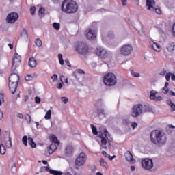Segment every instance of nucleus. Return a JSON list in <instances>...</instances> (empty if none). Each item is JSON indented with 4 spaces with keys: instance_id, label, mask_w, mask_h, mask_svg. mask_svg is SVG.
<instances>
[{
    "instance_id": "nucleus-8",
    "label": "nucleus",
    "mask_w": 175,
    "mask_h": 175,
    "mask_svg": "<svg viewBox=\"0 0 175 175\" xmlns=\"http://www.w3.org/2000/svg\"><path fill=\"white\" fill-rule=\"evenodd\" d=\"M18 13L16 12H11L7 16L6 21L9 24H14L18 20Z\"/></svg>"
},
{
    "instance_id": "nucleus-47",
    "label": "nucleus",
    "mask_w": 175,
    "mask_h": 175,
    "mask_svg": "<svg viewBox=\"0 0 175 175\" xmlns=\"http://www.w3.org/2000/svg\"><path fill=\"white\" fill-rule=\"evenodd\" d=\"M170 77H172V73L168 72L165 75V80L170 81Z\"/></svg>"
},
{
    "instance_id": "nucleus-58",
    "label": "nucleus",
    "mask_w": 175,
    "mask_h": 175,
    "mask_svg": "<svg viewBox=\"0 0 175 175\" xmlns=\"http://www.w3.org/2000/svg\"><path fill=\"white\" fill-rule=\"evenodd\" d=\"M57 88L58 90H61V88H62V83H57Z\"/></svg>"
},
{
    "instance_id": "nucleus-46",
    "label": "nucleus",
    "mask_w": 175,
    "mask_h": 175,
    "mask_svg": "<svg viewBox=\"0 0 175 175\" xmlns=\"http://www.w3.org/2000/svg\"><path fill=\"white\" fill-rule=\"evenodd\" d=\"M40 102H42V99H40V97H35V103H36V105H40Z\"/></svg>"
},
{
    "instance_id": "nucleus-12",
    "label": "nucleus",
    "mask_w": 175,
    "mask_h": 175,
    "mask_svg": "<svg viewBox=\"0 0 175 175\" xmlns=\"http://www.w3.org/2000/svg\"><path fill=\"white\" fill-rule=\"evenodd\" d=\"M55 150H57V145L55 144H51L46 148L44 155L46 157H50V155H51V154H53Z\"/></svg>"
},
{
    "instance_id": "nucleus-19",
    "label": "nucleus",
    "mask_w": 175,
    "mask_h": 175,
    "mask_svg": "<svg viewBox=\"0 0 175 175\" xmlns=\"http://www.w3.org/2000/svg\"><path fill=\"white\" fill-rule=\"evenodd\" d=\"M166 49L169 53H173L175 50V42H169L166 46Z\"/></svg>"
},
{
    "instance_id": "nucleus-18",
    "label": "nucleus",
    "mask_w": 175,
    "mask_h": 175,
    "mask_svg": "<svg viewBox=\"0 0 175 175\" xmlns=\"http://www.w3.org/2000/svg\"><path fill=\"white\" fill-rule=\"evenodd\" d=\"M150 43L153 50H154V51H157L158 53H159V51L162 50V46H161V45H159L158 43L152 41L150 42Z\"/></svg>"
},
{
    "instance_id": "nucleus-16",
    "label": "nucleus",
    "mask_w": 175,
    "mask_h": 175,
    "mask_svg": "<svg viewBox=\"0 0 175 175\" xmlns=\"http://www.w3.org/2000/svg\"><path fill=\"white\" fill-rule=\"evenodd\" d=\"M124 156L128 162H131V163H136V160L133 159V155H132V153L131 152L127 151L124 154Z\"/></svg>"
},
{
    "instance_id": "nucleus-23",
    "label": "nucleus",
    "mask_w": 175,
    "mask_h": 175,
    "mask_svg": "<svg viewBox=\"0 0 175 175\" xmlns=\"http://www.w3.org/2000/svg\"><path fill=\"white\" fill-rule=\"evenodd\" d=\"M5 144L7 148H12V138L10 137L5 138Z\"/></svg>"
},
{
    "instance_id": "nucleus-15",
    "label": "nucleus",
    "mask_w": 175,
    "mask_h": 175,
    "mask_svg": "<svg viewBox=\"0 0 175 175\" xmlns=\"http://www.w3.org/2000/svg\"><path fill=\"white\" fill-rule=\"evenodd\" d=\"M86 38L89 40H94V39H96V31L92 29H89L86 33Z\"/></svg>"
},
{
    "instance_id": "nucleus-27",
    "label": "nucleus",
    "mask_w": 175,
    "mask_h": 175,
    "mask_svg": "<svg viewBox=\"0 0 175 175\" xmlns=\"http://www.w3.org/2000/svg\"><path fill=\"white\" fill-rule=\"evenodd\" d=\"M28 142H29V144H30V146L32 148H36V144L33 142V139H32L31 137H29L28 138Z\"/></svg>"
},
{
    "instance_id": "nucleus-32",
    "label": "nucleus",
    "mask_w": 175,
    "mask_h": 175,
    "mask_svg": "<svg viewBox=\"0 0 175 175\" xmlns=\"http://www.w3.org/2000/svg\"><path fill=\"white\" fill-rule=\"evenodd\" d=\"M45 120H50L51 118V110H48L44 116Z\"/></svg>"
},
{
    "instance_id": "nucleus-11",
    "label": "nucleus",
    "mask_w": 175,
    "mask_h": 175,
    "mask_svg": "<svg viewBox=\"0 0 175 175\" xmlns=\"http://www.w3.org/2000/svg\"><path fill=\"white\" fill-rule=\"evenodd\" d=\"M21 62V56L20 55L15 53L13 56L12 59V70L14 71L16 70V68L20 65Z\"/></svg>"
},
{
    "instance_id": "nucleus-24",
    "label": "nucleus",
    "mask_w": 175,
    "mask_h": 175,
    "mask_svg": "<svg viewBox=\"0 0 175 175\" xmlns=\"http://www.w3.org/2000/svg\"><path fill=\"white\" fill-rule=\"evenodd\" d=\"M73 154V147L72 146H67L66 148V154L67 157H70Z\"/></svg>"
},
{
    "instance_id": "nucleus-55",
    "label": "nucleus",
    "mask_w": 175,
    "mask_h": 175,
    "mask_svg": "<svg viewBox=\"0 0 175 175\" xmlns=\"http://www.w3.org/2000/svg\"><path fill=\"white\" fill-rule=\"evenodd\" d=\"M67 65V66H69L70 68L72 66L70 65V62H69V59H66L64 61Z\"/></svg>"
},
{
    "instance_id": "nucleus-17",
    "label": "nucleus",
    "mask_w": 175,
    "mask_h": 175,
    "mask_svg": "<svg viewBox=\"0 0 175 175\" xmlns=\"http://www.w3.org/2000/svg\"><path fill=\"white\" fill-rule=\"evenodd\" d=\"M146 6L148 8V10H150V12H154L155 1L154 0H146Z\"/></svg>"
},
{
    "instance_id": "nucleus-2",
    "label": "nucleus",
    "mask_w": 175,
    "mask_h": 175,
    "mask_svg": "<svg viewBox=\"0 0 175 175\" xmlns=\"http://www.w3.org/2000/svg\"><path fill=\"white\" fill-rule=\"evenodd\" d=\"M77 3L72 0H64L62 5V10L64 13H76L77 12Z\"/></svg>"
},
{
    "instance_id": "nucleus-41",
    "label": "nucleus",
    "mask_w": 175,
    "mask_h": 175,
    "mask_svg": "<svg viewBox=\"0 0 175 175\" xmlns=\"http://www.w3.org/2000/svg\"><path fill=\"white\" fill-rule=\"evenodd\" d=\"M60 81H62V83H66V84H68V78L65 77V76L62 75L60 77Z\"/></svg>"
},
{
    "instance_id": "nucleus-62",
    "label": "nucleus",
    "mask_w": 175,
    "mask_h": 175,
    "mask_svg": "<svg viewBox=\"0 0 175 175\" xmlns=\"http://www.w3.org/2000/svg\"><path fill=\"white\" fill-rule=\"evenodd\" d=\"M123 6H126V0H121Z\"/></svg>"
},
{
    "instance_id": "nucleus-49",
    "label": "nucleus",
    "mask_w": 175,
    "mask_h": 175,
    "mask_svg": "<svg viewBox=\"0 0 175 175\" xmlns=\"http://www.w3.org/2000/svg\"><path fill=\"white\" fill-rule=\"evenodd\" d=\"M154 12H155L157 14H161V13H162V12L161 11V9L156 8L155 7H154Z\"/></svg>"
},
{
    "instance_id": "nucleus-38",
    "label": "nucleus",
    "mask_w": 175,
    "mask_h": 175,
    "mask_svg": "<svg viewBox=\"0 0 175 175\" xmlns=\"http://www.w3.org/2000/svg\"><path fill=\"white\" fill-rule=\"evenodd\" d=\"M131 74L133 77H140V73L136 72L133 70H131Z\"/></svg>"
},
{
    "instance_id": "nucleus-29",
    "label": "nucleus",
    "mask_w": 175,
    "mask_h": 175,
    "mask_svg": "<svg viewBox=\"0 0 175 175\" xmlns=\"http://www.w3.org/2000/svg\"><path fill=\"white\" fill-rule=\"evenodd\" d=\"M5 153H6V148L5 147V145L1 144L0 145V154H1V155H5Z\"/></svg>"
},
{
    "instance_id": "nucleus-13",
    "label": "nucleus",
    "mask_w": 175,
    "mask_h": 175,
    "mask_svg": "<svg viewBox=\"0 0 175 175\" xmlns=\"http://www.w3.org/2000/svg\"><path fill=\"white\" fill-rule=\"evenodd\" d=\"M157 94H158V92L155 90H151L150 92V98L151 100H154V102H161L163 98L161 96H157Z\"/></svg>"
},
{
    "instance_id": "nucleus-59",
    "label": "nucleus",
    "mask_w": 175,
    "mask_h": 175,
    "mask_svg": "<svg viewBox=\"0 0 175 175\" xmlns=\"http://www.w3.org/2000/svg\"><path fill=\"white\" fill-rule=\"evenodd\" d=\"M17 117H18V118H21V119L24 118V116H23L22 113H18V114H17Z\"/></svg>"
},
{
    "instance_id": "nucleus-36",
    "label": "nucleus",
    "mask_w": 175,
    "mask_h": 175,
    "mask_svg": "<svg viewBox=\"0 0 175 175\" xmlns=\"http://www.w3.org/2000/svg\"><path fill=\"white\" fill-rule=\"evenodd\" d=\"M35 43H36V46H37L38 47H42V40H40V39L37 38Z\"/></svg>"
},
{
    "instance_id": "nucleus-3",
    "label": "nucleus",
    "mask_w": 175,
    "mask_h": 175,
    "mask_svg": "<svg viewBox=\"0 0 175 175\" xmlns=\"http://www.w3.org/2000/svg\"><path fill=\"white\" fill-rule=\"evenodd\" d=\"M103 81L107 87H113L117 84V77L114 73L109 72L105 75Z\"/></svg>"
},
{
    "instance_id": "nucleus-43",
    "label": "nucleus",
    "mask_w": 175,
    "mask_h": 175,
    "mask_svg": "<svg viewBox=\"0 0 175 175\" xmlns=\"http://www.w3.org/2000/svg\"><path fill=\"white\" fill-rule=\"evenodd\" d=\"M51 79H52L53 83H54L58 80V75H57V74H54Z\"/></svg>"
},
{
    "instance_id": "nucleus-45",
    "label": "nucleus",
    "mask_w": 175,
    "mask_h": 175,
    "mask_svg": "<svg viewBox=\"0 0 175 175\" xmlns=\"http://www.w3.org/2000/svg\"><path fill=\"white\" fill-rule=\"evenodd\" d=\"M5 103V98H3V95L0 94V106H2V103Z\"/></svg>"
},
{
    "instance_id": "nucleus-25",
    "label": "nucleus",
    "mask_w": 175,
    "mask_h": 175,
    "mask_svg": "<svg viewBox=\"0 0 175 175\" xmlns=\"http://www.w3.org/2000/svg\"><path fill=\"white\" fill-rule=\"evenodd\" d=\"M96 111L98 118H100V117H105V109L102 108H98Z\"/></svg>"
},
{
    "instance_id": "nucleus-21",
    "label": "nucleus",
    "mask_w": 175,
    "mask_h": 175,
    "mask_svg": "<svg viewBox=\"0 0 175 175\" xmlns=\"http://www.w3.org/2000/svg\"><path fill=\"white\" fill-rule=\"evenodd\" d=\"M9 88L12 94H14L17 90V83H12L9 82Z\"/></svg>"
},
{
    "instance_id": "nucleus-20",
    "label": "nucleus",
    "mask_w": 175,
    "mask_h": 175,
    "mask_svg": "<svg viewBox=\"0 0 175 175\" xmlns=\"http://www.w3.org/2000/svg\"><path fill=\"white\" fill-rule=\"evenodd\" d=\"M36 65H38V63L35 57H31L29 59V66H30V68H36Z\"/></svg>"
},
{
    "instance_id": "nucleus-10",
    "label": "nucleus",
    "mask_w": 175,
    "mask_h": 175,
    "mask_svg": "<svg viewBox=\"0 0 175 175\" xmlns=\"http://www.w3.org/2000/svg\"><path fill=\"white\" fill-rule=\"evenodd\" d=\"M142 165L146 170H151L154 167V163L152 159H145L142 161Z\"/></svg>"
},
{
    "instance_id": "nucleus-50",
    "label": "nucleus",
    "mask_w": 175,
    "mask_h": 175,
    "mask_svg": "<svg viewBox=\"0 0 175 175\" xmlns=\"http://www.w3.org/2000/svg\"><path fill=\"white\" fill-rule=\"evenodd\" d=\"M25 120L26 121H27V122H31V121L32 120V118L29 115L27 114L25 116Z\"/></svg>"
},
{
    "instance_id": "nucleus-37",
    "label": "nucleus",
    "mask_w": 175,
    "mask_h": 175,
    "mask_svg": "<svg viewBox=\"0 0 175 175\" xmlns=\"http://www.w3.org/2000/svg\"><path fill=\"white\" fill-rule=\"evenodd\" d=\"M25 80L26 81H32V80H33V77L30 75H28L25 77Z\"/></svg>"
},
{
    "instance_id": "nucleus-61",
    "label": "nucleus",
    "mask_w": 175,
    "mask_h": 175,
    "mask_svg": "<svg viewBox=\"0 0 175 175\" xmlns=\"http://www.w3.org/2000/svg\"><path fill=\"white\" fill-rule=\"evenodd\" d=\"M131 172H135V170H136V167H135V165H131Z\"/></svg>"
},
{
    "instance_id": "nucleus-48",
    "label": "nucleus",
    "mask_w": 175,
    "mask_h": 175,
    "mask_svg": "<svg viewBox=\"0 0 175 175\" xmlns=\"http://www.w3.org/2000/svg\"><path fill=\"white\" fill-rule=\"evenodd\" d=\"M35 12H36V8L31 7L30 8V12H31V14H32V16H33V14H35Z\"/></svg>"
},
{
    "instance_id": "nucleus-30",
    "label": "nucleus",
    "mask_w": 175,
    "mask_h": 175,
    "mask_svg": "<svg viewBox=\"0 0 175 175\" xmlns=\"http://www.w3.org/2000/svg\"><path fill=\"white\" fill-rule=\"evenodd\" d=\"M53 27L56 31H59V29L61 28V25L58 23L55 22L53 23Z\"/></svg>"
},
{
    "instance_id": "nucleus-9",
    "label": "nucleus",
    "mask_w": 175,
    "mask_h": 175,
    "mask_svg": "<svg viewBox=\"0 0 175 175\" xmlns=\"http://www.w3.org/2000/svg\"><path fill=\"white\" fill-rule=\"evenodd\" d=\"M96 54L101 59H105L107 58L109 53H107V51L102 47H98L95 50Z\"/></svg>"
},
{
    "instance_id": "nucleus-4",
    "label": "nucleus",
    "mask_w": 175,
    "mask_h": 175,
    "mask_svg": "<svg viewBox=\"0 0 175 175\" xmlns=\"http://www.w3.org/2000/svg\"><path fill=\"white\" fill-rule=\"evenodd\" d=\"M75 51L78 54L84 55V54H87L89 51L88 45L84 42H78L75 46Z\"/></svg>"
},
{
    "instance_id": "nucleus-51",
    "label": "nucleus",
    "mask_w": 175,
    "mask_h": 175,
    "mask_svg": "<svg viewBox=\"0 0 175 175\" xmlns=\"http://www.w3.org/2000/svg\"><path fill=\"white\" fill-rule=\"evenodd\" d=\"M167 72V71H166V70L165 68H163L162 70V71H160L159 75H160V76H165V75H166Z\"/></svg>"
},
{
    "instance_id": "nucleus-40",
    "label": "nucleus",
    "mask_w": 175,
    "mask_h": 175,
    "mask_svg": "<svg viewBox=\"0 0 175 175\" xmlns=\"http://www.w3.org/2000/svg\"><path fill=\"white\" fill-rule=\"evenodd\" d=\"M51 139H52V142H54L55 143V144H59V142L58 141V138H57L55 135H52Z\"/></svg>"
},
{
    "instance_id": "nucleus-63",
    "label": "nucleus",
    "mask_w": 175,
    "mask_h": 175,
    "mask_svg": "<svg viewBox=\"0 0 175 175\" xmlns=\"http://www.w3.org/2000/svg\"><path fill=\"white\" fill-rule=\"evenodd\" d=\"M104 132L106 137H107V135H109V132L107 131V130H106V129H104Z\"/></svg>"
},
{
    "instance_id": "nucleus-34",
    "label": "nucleus",
    "mask_w": 175,
    "mask_h": 175,
    "mask_svg": "<svg viewBox=\"0 0 175 175\" xmlns=\"http://www.w3.org/2000/svg\"><path fill=\"white\" fill-rule=\"evenodd\" d=\"M21 36L24 38V39H28V32H27V30L23 29L21 33Z\"/></svg>"
},
{
    "instance_id": "nucleus-28",
    "label": "nucleus",
    "mask_w": 175,
    "mask_h": 175,
    "mask_svg": "<svg viewBox=\"0 0 175 175\" xmlns=\"http://www.w3.org/2000/svg\"><path fill=\"white\" fill-rule=\"evenodd\" d=\"M100 166H103V167H105V169H107V162L105 161L103 158L100 159L99 160Z\"/></svg>"
},
{
    "instance_id": "nucleus-60",
    "label": "nucleus",
    "mask_w": 175,
    "mask_h": 175,
    "mask_svg": "<svg viewBox=\"0 0 175 175\" xmlns=\"http://www.w3.org/2000/svg\"><path fill=\"white\" fill-rule=\"evenodd\" d=\"M171 79L172 81H175V75L171 73Z\"/></svg>"
},
{
    "instance_id": "nucleus-5",
    "label": "nucleus",
    "mask_w": 175,
    "mask_h": 175,
    "mask_svg": "<svg viewBox=\"0 0 175 175\" xmlns=\"http://www.w3.org/2000/svg\"><path fill=\"white\" fill-rule=\"evenodd\" d=\"M132 51H133V47L132 45L126 44L121 47L120 53L121 55L128 57V55H131V54H132Z\"/></svg>"
},
{
    "instance_id": "nucleus-52",
    "label": "nucleus",
    "mask_w": 175,
    "mask_h": 175,
    "mask_svg": "<svg viewBox=\"0 0 175 175\" xmlns=\"http://www.w3.org/2000/svg\"><path fill=\"white\" fill-rule=\"evenodd\" d=\"M107 144V140L104 137L101 139V144L105 145Z\"/></svg>"
},
{
    "instance_id": "nucleus-31",
    "label": "nucleus",
    "mask_w": 175,
    "mask_h": 175,
    "mask_svg": "<svg viewBox=\"0 0 175 175\" xmlns=\"http://www.w3.org/2000/svg\"><path fill=\"white\" fill-rule=\"evenodd\" d=\"M50 174L53 175H62L63 173L61 171H57V170H51Z\"/></svg>"
},
{
    "instance_id": "nucleus-53",
    "label": "nucleus",
    "mask_w": 175,
    "mask_h": 175,
    "mask_svg": "<svg viewBox=\"0 0 175 175\" xmlns=\"http://www.w3.org/2000/svg\"><path fill=\"white\" fill-rule=\"evenodd\" d=\"M42 169H45V170L46 172H49V173H50L51 170H53L50 169V166L49 165L46 167H42Z\"/></svg>"
},
{
    "instance_id": "nucleus-42",
    "label": "nucleus",
    "mask_w": 175,
    "mask_h": 175,
    "mask_svg": "<svg viewBox=\"0 0 175 175\" xmlns=\"http://www.w3.org/2000/svg\"><path fill=\"white\" fill-rule=\"evenodd\" d=\"M58 58L60 65H64V59L62 58V54H59Z\"/></svg>"
},
{
    "instance_id": "nucleus-56",
    "label": "nucleus",
    "mask_w": 175,
    "mask_h": 175,
    "mask_svg": "<svg viewBox=\"0 0 175 175\" xmlns=\"http://www.w3.org/2000/svg\"><path fill=\"white\" fill-rule=\"evenodd\" d=\"M131 126H132L133 129H135V128H137V123H136V122H133V123L131 124Z\"/></svg>"
},
{
    "instance_id": "nucleus-26",
    "label": "nucleus",
    "mask_w": 175,
    "mask_h": 175,
    "mask_svg": "<svg viewBox=\"0 0 175 175\" xmlns=\"http://www.w3.org/2000/svg\"><path fill=\"white\" fill-rule=\"evenodd\" d=\"M163 91H164L163 94H170V95H172V96H175V93L172 90L169 92V88H166L165 86H164V88H163Z\"/></svg>"
},
{
    "instance_id": "nucleus-39",
    "label": "nucleus",
    "mask_w": 175,
    "mask_h": 175,
    "mask_svg": "<svg viewBox=\"0 0 175 175\" xmlns=\"http://www.w3.org/2000/svg\"><path fill=\"white\" fill-rule=\"evenodd\" d=\"M91 128H92L93 135H98V130L96 129V127L92 124Z\"/></svg>"
},
{
    "instance_id": "nucleus-54",
    "label": "nucleus",
    "mask_w": 175,
    "mask_h": 175,
    "mask_svg": "<svg viewBox=\"0 0 175 175\" xmlns=\"http://www.w3.org/2000/svg\"><path fill=\"white\" fill-rule=\"evenodd\" d=\"M77 73H79V75H85V72L81 69H78Z\"/></svg>"
},
{
    "instance_id": "nucleus-33",
    "label": "nucleus",
    "mask_w": 175,
    "mask_h": 175,
    "mask_svg": "<svg viewBox=\"0 0 175 175\" xmlns=\"http://www.w3.org/2000/svg\"><path fill=\"white\" fill-rule=\"evenodd\" d=\"M27 140H28V137H27V135H25L23 137L22 142H23L24 146H28Z\"/></svg>"
},
{
    "instance_id": "nucleus-35",
    "label": "nucleus",
    "mask_w": 175,
    "mask_h": 175,
    "mask_svg": "<svg viewBox=\"0 0 175 175\" xmlns=\"http://www.w3.org/2000/svg\"><path fill=\"white\" fill-rule=\"evenodd\" d=\"M39 16L40 17H44V8H40L39 9Z\"/></svg>"
},
{
    "instance_id": "nucleus-44",
    "label": "nucleus",
    "mask_w": 175,
    "mask_h": 175,
    "mask_svg": "<svg viewBox=\"0 0 175 175\" xmlns=\"http://www.w3.org/2000/svg\"><path fill=\"white\" fill-rule=\"evenodd\" d=\"M61 100L62 102H63V103H64L65 105H66V103H68L69 102V99H68V98L66 97H62L61 98Z\"/></svg>"
},
{
    "instance_id": "nucleus-6",
    "label": "nucleus",
    "mask_w": 175,
    "mask_h": 175,
    "mask_svg": "<svg viewBox=\"0 0 175 175\" xmlns=\"http://www.w3.org/2000/svg\"><path fill=\"white\" fill-rule=\"evenodd\" d=\"M87 162V155L84 152L80 153L75 159V165L77 166H83Z\"/></svg>"
},
{
    "instance_id": "nucleus-57",
    "label": "nucleus",
    "mask_w": 175,
    "mask_h": 175,
    "mask_svg": "<svg viewBox=\"0 0 175 175\" xmlns=\"http://www.w3.org/2000/svg\"><path fill=\"white\" fill-rule=\"evenodd\" d=\"M108 38H111V39H112L113 38H114V33L113 32H111L108 34Z\"/></svg>"
},
{
    "instance_id": "nucleus-7",
    "label": "nucleus",
    "mask_w": 175,
    "mask_h": 175,
    "mask_svg": "<svg viewBox=\"0 0 175 175\" xmlns=\"http://www.w3.org/2000/svg\"><path fill=\"white\" fill-rule=\"evenodd\" d=\"M143 113V105L137 104L135 105L132 109L131 116L132 117H139L140 114Z\"/></svg>"
},
{
    "instance_id": "nucleus-14",
    "label": "nucleus",
    "mask_w": 175,
    "mask_h": 175,
    "mask_svg": "<svg viewBox=\"0 0 175 175\" xmlns=\"http://www.w3.org/2000/svg\"><path fill=\"white\" fill-rule=\"evenodd\" d=\"M20 80V76H18V74L12 73L10 75L9 77V83H16L18 84V81Z\"/></svg>"
},
{
    "instance_id": "nucleus-64",
    "label": "nucleus",
    "mask_w": 175,
    "mask_h": 175,
    "mask_svg": "<svg viewBox=\"0 0 175 175\" xmlns=\"http://www.w3.org/2000/svg\"><path fill=\"white\" fill-rule=\"evenodd\" d=\"M29 98V97L28 96V95L25 96V102H27V100H28Z\"/></svg>"
},
{
    "instance_id": "nucleus-22",
    "label": "nucleus",
    "mask_w": 175,
    "mask_h": 175,
    "mask_svg": "<svg viewBox=\"0 0 175 175\" xmlns=\"http://www.w3.org/2000/svg\"><path fill=\"white\" fill-rule=\"evenodd\" d=\"M167 105L171 107L170 111H175V104L173 103V101H172V99H167L166 100Z\"/></svg>"
},
{
    "instance_id": "nucleus-1",
    "label": "nucleus",
    "mask_w": 175,
    "mask_h": 175,
    "mask_svg": "<svg viewBox=\"0 0 175 175\" xmlns=\"http://www.w3.org/2000/svg\"><path fill=\"white\" fill-rule=\"evenodd\" d=\"M150 140L153 144H156V146H165L167 142V136H166V133L165 132L154 130L150 133Z\"/></svg>"
}]
</instances>
